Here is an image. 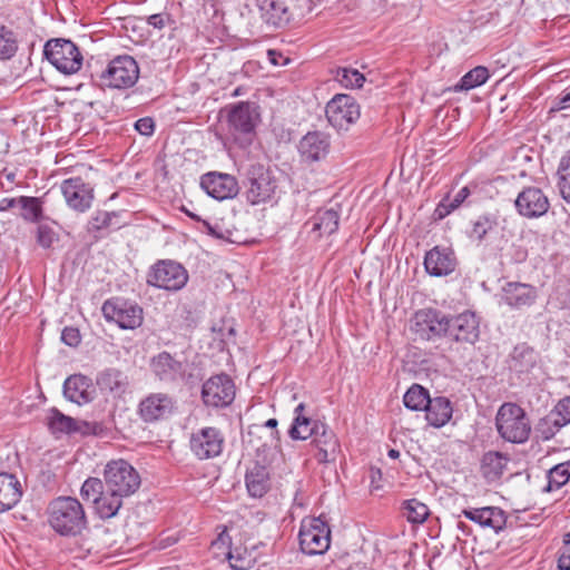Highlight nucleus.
<instances>
[{
    "instance_id": "obj_1",
    "label": "nucleus",
    "mask_w": 570,
    "mask_h": 570,
    "mask_svg": "<svg viewBox=\"0 0 570 570\" xmlns=\"http://www.w3.org/2000/svg\"><path fill=\"white\" fill-rule=\"evenodd\" d=\"M48 522L60 535L75 537L87 525L82 504L71 497H59L48 507Z\"/></svg>"
},
{
    "instance_id": "obj_2",
    "label": "nucleus",
    "mask_w": 570,
    "mask_h": 570,
    "mask_svg": "<svg viewBox=\"0 0 570 570\" xmlns=\"http://www.w3.org/2000/svg\"><path fill=\"white\" fill-rule=\"evenodd\" d=\"M138 471L126 460H109V519L122 505V498L134 494L140 487Z\"/></svg>"
},
{
    "instance_id": "obj_3",
    "label": "nucleus",
    "mask_w": 570,
    "mask_h": 570,
    "mask_svg": "<svg viewBox=\"0 0 570 570\" xmlns=\"http://www.w3.org/2000/svg\"><path fill=\"white\" fill-rule=\"evenodd\" d=\"M479 337L480 323L473 312L449 316L444 341L446 346L441 348V354L459 355L466 346H473Z\"/></svg>"
},
{
    "instance_id": "obj_4",
    "label": "nucleus",
    "mask_w": 570,
    "mask_h": 570,
    "mask_svg": "<svg viewBox=\"0 0 570 570\" xmlns=\"http://www.w3.org/2000/svg\"><path fill=\"white\" fill-rule=\"evenodd\" d=\"M499 435L507 442L522 444L529 440L531 422L525 411L515 403H503L495 415Z\"/></svg>"
},
{
    "instance_id": "obj_5",
    "label": "nucleus",
    "mask_w": 570,
    "mask_h": 570,
    "mask_svg": "<svg viewBox=\"0 0 570 570\" xmlns=\"http://www.w3.org/2000/svg\"><path fill=\"white\" fill-rule=\"evenodd\" d=\"M243 186L246 202L256 206L274 198L277 180L269 168L262 164H253L246 169Z\"/></svg>"
},
{
    "instance_id": "obj_6",
    "label": "nucleus",
    "mask_w": 570,
    "mask_h": 570,
    "mask_svg": "<svg viewBox=\"0 0 570 570\" xmlns=\"http://www.w3.org/2000/svg\"><path fill=\"white\" fill-rule=\"evenodd\" d=\"M146 282L149 286L177 292L188 282L186 268L171 259L156 262L148 271Z\"/></svg>"
},
{
    "instance_id": "obj_7",
    "label": "nucleus",
    "mask_w": 570,
    "mask_h": 570,
    "mask_svg": "<svg viewBox=\"0 0 570 570\" xmlns=\"http://www.w3.org/2000/svg\"><path fill=\"white\" fill-rule=\"evenodd\" d=\"M43 53L48 61L65 75L75 73L82 66L83 58L78 47L67 39L47 41Z\"/></svg>"
},
{
    "instance_id": "obj_8",
    "label": "nucleus",
    "mask_w": 570,
    "mask_h": 570,
    "mask_svg": "<svg viewBox=\"0 0 570 570\" xmlns=\"http://www.w3.org/2000/svg\"><path fill=\"white\" fill-rule=\"evenodd\" d=\"M227 109V127L235 140L245 137L247 142L250 141L248 136L253 135L259 121L261 114L256 104L249 101H240L226 107Z\"/></svg>"
},
{
    "instance_id": "obj_9",
    "label": "nucleus",
    "mask_w": 570,
    "mask_h": 570,
    "mask_svg": "<svg viewBox=\"0 0 570 570\" xmlns=\"http://www.w3.org/2000/svg\"><path fill=\"white\" fill-rule=\"evenodd\" d=\"M298 539L305 554H323L330 548L331 530L322 517L305 519L302 521Z\"/></svg>"
},
{
    "instance_id": "obj_10",
    "label": "nucleus",
    "mask_w": 570,
    "mask_h": 570,
    "mask_svg": "<svg viewBox=\"0 0 570 570\" xmlns=\"http://www.w3.org/2000/svg\"><path fill=\"white\" fill-rule=\"evenodd\" d=\"M449 316L435 308H423L413 315L411 331L422 341L445 340Z\"/></svg>"
},
{
    "instance_id": "obj_11",
    "label": "nucleus",
    "mask_w": 570,
    "mask_h": 570,
    "mask_svg": "<svg viewBox=\"0 0 570 570\" xmlns=\"http://www.w3.org/2000/svg\"><path fill=\"white\" fill-rule=\"evenodd\" d=\"M325 114L328 122L337 130H347L361 115L356 100L345 94L335 95L326 105Z\"/></svg>"
},
{
    "instance_id": "obj_12",
    "label": "nucleus",
    "mask_w": 570,
    "mask_h": 570,
    "mask_svg": "<svg viewBox=\"0 0 570 570\" xmlns=\"http://www.w3.org/2000/svg\"><path fill=\"white\" fill-rule=\"evenodd\" d=\"M225 438L217 428L206 426L194 432L189 440L193 454L198 460H210L219 456L223 452Z\"/></svg>"
},
{
    "instance_id": "obj_13",
    "label": "nucleus",
    "mask_w": 570,
    "mask_h": 570,
    "mask_svg": "<svg viewBox=\"0 0 570 570\" xmlns=\"http://www.w3.org/2000/svg\"><path fill=\"white\" fill-rule=\"evenodd\" d=\"M202 399L205 405L225 407L235 399V384L227 374H217L209 377L202 389Z\"/></svg>"
},
{
    "instance_id": "obj_14",
    "label": "nucleus",
    "mask_w": 570,
    "mask_h": 570,
    "mask_svg": "<svg viewBox=\"0 0 570 570\" xmlns=\"http://www.w3.org/2000/svg\"><path fill=\"white\" fill-rule=\"evenodd\" d=\"M200 187L217 200L232 199L239 193V184L233 175L209 171L200 177Z\"/></svg>"
},
{
    "instance_id": "obj_15",
    "label": "nucleus",
    "mask_w": 570,
    "mask_h": 570,
    "mask_svg": "<svg viewBox=\"0 0 570 570\" xmlns=\"http://www.w3.org/2000/svg\"><path fill=\"white\" fill-rule=\"evenodd\" d=\"M138 77L139 67L131 56H118L109 61V88H130L137 82Z\"/></svg>"
},
{
    "instance_id": "obj_16",
    "label": "nucleus",
    "mask_w": 570,
    "mask_h": 570,
    "mask_svg": "<svg viewBox=\"0 0 570 570\" xmlns=\"http://www.w3.org/2000/svg\"><path fill=\"white\" fill-rule=\"evenodd\" d=\"M60 190L67 205L76 212L83 213L94 200V188L80 177L65 179Z\"/></svg>"
},
{
    "instance_id": "obj_17",
    "label": "nucleus",
    "mask_w": 570,
    "mask_h": 570,
    "mask_svg": "<svg viewBox=\"0 0 570 570\" xmlns=\"http://www.w3.org/2000/svg\"><path fill=\"white\" fill-rule=\"evenodd\" d=\"M517 212L525 218H539L546 215L550 208L548 196L538 187H525L518 195L515 202Z\"/></svg>"
},
{
    "instance_id": "obj_18",
    "label": "nucleus",
    "mask_w": 570,
    "mask_h": 570,
    "mask_svg": "<svg viewBox=\"0 0 570 570\" xmlns=\"http://www.w3.org/2000/svg\"><path fill=\"white\" fill-rule=\"evenodd\" d=\"M175 409V400L167 393H151L139 403L142 421L151 423L168 417Z\"/></svg>"
},
{
    "instance_id": "obj_19",
    "label": "nucleus",
    "mask_w": 570,
    "mask_h": 570,
    "mask_svg": "<svg viewBox=\"0 0 570 570\" xmlns=\"http://www.w3.org/2000/svg\"><path fill=\"white\" fill-rule=\"evenodd\" d=\"M538 298L537 288L527 283L508 282L501 289V303L512 309L532 306Z\"/></svg>"
},
{
    "instance_id": "obj_20",
    "label": "nucleus",
    "mask_w": 570,
    "mask_h": 570,
    "mask_svg": "<svg viewBox=\"0 0 570 570\" xmlns=\"http://www.w3.org/2000/svg\"><path fill=\"white\" fill-rule=\"evenodd\" d=\"M331 147L330 136L322 131H308L298 144V153L304 163L312 164L324 159Z\"/></svg>"
},
{
    "instance_id": "obj_21",
    "label": "nucleus",
    "mask_w": 570,
    "mask_h": 570,
    "mask_svg": "<svg viewBox=\"0 0 570 570\" xmlns=\"http://www.w3.org/2000/svg\"><path fill=\"white\" fill-rule=\"evenodd\" d=\"M455 266L456 257L451 248L435 246L425 254L424 267L431 276H446L454 272Z\"/></svg>"
},
{
    "instance_id": "obj_22",
    "label": "nucleus",
    "mask_w": 570,
    "mask_h": 570,
    "mask_svg": "<svg viewBox=\"0 0 570 570\" xmlns=\"http://www.w3.org/2000/svg\"><path fill=\"white\" fill-rule=\"evenodd\" d=\"M111 314H109V321H114L119 328L122 330H135L139 327L144 320L142 308L134 302L128 301H116L111 303Z\"/></svg>"
},
{
    "instance_id": "obj_23",
    "label": "nucleus",
    "mask_w": 570,
    "mask_h": 570,
    "mask_svg": "<svg viewBox=\"0 0 570 570\" xmlns=\"http://www.w3.org/2000/svg\"><path fill=\"white\" fill-rule=\"evenodd\" d=\"M150 370L159 381L167 383L176 382L185 374L183 362L166 351L151 357Z\"/></svg>"
},
{
    "instance_id": "obj_24",
    "label": "nucleus",
    "mask_w": 570,
    "mask_h": 570,
    "mask_svg": "<svg viewBox=\"0 0 570 570\" xmlns=\"http://www.w3.org/2000/svg\"><path fill=\"white\" fill-rule=\"evenodd\" d=\"M461 513L481 528L491 529L495 533L503 530L507 524V513L499 507L468 508Z\"/></svg>"
},
{
    "instance_id": "obj_25",
    "label": "nucleus",
    "mask_w": 570,
    "mask_h": 570,
    "mask_svg": "<svg viewBox=\"0 0 570 570\" xmlns=\"http://www.w3.org/2000/svg\"><path fill=\"white\" fill-rule=\"evenodd\" d=\"M315 432L313 443L317 448L316 459L321 463L334 461L340 451V442L333 432L324 422L314 425Z\"/></svg>"
},
{
    "instance_id": "obj_26",
    "label": "nucleus",
    "mask_w": 570,
    "mask_h": 570,
    "mask_svg": "<svg viewBox=\"0 0 570 570\" xmlns=\"http://www.w3.org/2000/svg\"><path fill=\"white\" fill-rule=\"evenodd\" d=\"M540 360L539 353L527 343L514 346L508 358L509 368L518 374L529 373Z\"/></svg>"
},
{
    "instance_id": "obj_27",
    "label": "nucleus",
    "mask_w": 570,
    "mask_h": 570,
    "mask_svg": "<svg viewBox=\"0 0 570 570\" xmlns=\"http://www.w3.org/2000/svg\"><path fill=\"white\" fill-rule=\"evenodd\" d=\"M259 11L264 23L274 29L285 27L292 17L287 4L282 0H262Z\"/></svg>"
},
{
    "instance_id": "obj_28",
    "label": "nucleus",
    "mask_w": 570,
    "mask_h": 570,
    "mask_svg": "<svg viewBox=\"0 0 570 570\" xmlns=\"http://www.w3.org/2000/svg\"><path fill=\"white\" fill-rule=\"evenodd\" d=\"M94 387L90 380L83 375H71L63 384V394L69 401L82 405L94 399Z\"/></svg>"
},
{
    "instance_id": "obj_29",
    "label": "nucleus",
    "mask_w": 570,
    "mask_h": 570,
    "mask_svg": "<svg viewBox=\"0 0 570 570\" xmlns=\"http://www.w3.org/2000/svg\"><path fill=\"white\" fill-rule=\"evenodd\" d=\"M104 483L98 478H89L81 488V497L92 504L96 513L105 520L107 518V497L104 494Z\"/></svg>"
},
{
    "instance_id": "obj_30",
    "label": "nucleus",
    "mask_w": 570,
    "mask_h": 570,
    "mask_svg": "<svg viewBox=\"0 0 570 570\" xmlns=\"http://www.w3.org/2000/svg\"><path fill=\"white\" fill-rule=\"evenodd\" d=\"M22 490L18 479L10 473H0V513L12 509L21 499Z\"/></svg>"
},
{
    "instance_id": "obj_31",
    "label": "nucleus",
    "mask_w": 570,
    "mask_h": 570,
    "mask_svg": "<svg viewBox=\"0 0 570 570\" xmlns=\"http://www.w3.org/2000/svg\"><path fill=\"white\" fill-rule=\"evenodd\" d=\"M509 458L498 451H489L482 455L480 472L488 482L498 481L504 473Z\"/></svg>"
},
{
    "instance_id": "obj_32",
    "label": "nucleus",
    "mask_w": 570,
    "mask_h": 570,
    "mask_svg": "<svg viewBox=\"0 0 570 570\" xmlns=\"http://www.w3.org/2000/svg\"><path fill=\"white\" fill-rule=\"evenodd\" d=\"M425 419L430 425L441 428L452 417V404L445 396H436L429 400V405L424 407Z\"/></svg>"
},
{
    "instance_id": "obj_33",
    "label": "nucleus",
    "mask_w": 570,
    "mask_h": 570,
    "mask_svg": "<svg viewBox=\"0 0 570 570\" xmlns=\"http://www.w3.org/2000/svg\"><path fill=\"white\" fill-rule=\"evenodd\" d=\"M246 488L250 497L262 498L271 487L269 473L266 466L255 463L245 476Z\"/></svg>"
},
{
    "instance_id": "obj_34",
    "label": "nucleus",
    "mask_w": 570,
    "mask_h": 570,
    "mask_svg": "<svg viewBox=\"0 0 570 570\" xmlns=\"http://www.w3.org/2000/svg\"><path fill=\"white\" fill-rule=\"evenodd\" d=\"M312 230L318 232V236H330L338 229L340 214L333 208L320 209L312 218Z\"/></svg>"
},
{
    "instance_id": "obj_35",
    "label": "nucleus",
    "mask_w": 570,
    "mask_h": 570,
    "mask_svg": "<svg viewBox=\"0 0 570 570\" xmlns=\"http://www.w3.org/2000/svg\"><path fill=\"white\" fill-rule=\"evenodd\" d=\"M498 227L499 217L497 214H481L472 222L470 237L476 239L478 242H482L491 234L495 233Z\"/></svg>"
},
{
    "instance_id": "obj_36",
    "label": "nucleus",
    "mask_w": 570,
    "mask_h": 570,
    "mask_svg": "<svg viewBox=\"0 0 570 570\" xmlns=\"http://www.w3.org/2000/svg\"><path fill=\"white\" fill-rule=\"evenodd\" d=\"M47 425L52 434H70L77 432L79 426L71 416L65 415L57 409H51L47 417Z\"/></svg>"
},
{
    "instance_id": "obj_37",
    "label": "nucleus",
    "mask_w": 570,
    "mask_h": 570,
    "mask_svg": "<svg viewBox=\"0 0 570 570\" xmlns=\"http://www.w3.org/2000/svg\"><path fill=\"white\" fill-rule=\"evenodd\" d=\"M471 195V189L469 186L462 187L453 197L446 195L436 206L435 216L439 219H443L448 215H450L453 210L459 208Z\"/></svg>"
},
{
    "instance_id": "obj_38",
    "label": "nucleus",
    "mask_w": 570,
    "mask_h": 570,
    "mask_svg": "<svg viewBox=\"0 0 570 570\" xmlns=\"http://www.w3.org/2000/svg\"><path fill=\"white\" fill-rule=\"evenodd\" d=\"M20 216L28 223H38L42 218V202L38 197L20 196L18 197Z\"/></svg>"
},
{
    "instance_id": "obj_39",
    "label": "nucleus",
    "mask_w": 570,
    "mask_h": 570,
    "mask_svg": "<svg viewBox=\"0 0 570 570\" xmlns=\"http://www.w3.org/2000/svg\"><path fill=\"white\" fill-rule=\"evenodd\" d=\"M430 514L426 504L417 499H409L402 503V515L413 524L423 523Z\"/></svg>"
},
{
    "instance_id": "obj_40",
    "label": "nucleus",
    "mask_w": 570,
    "mask_h": 570,
    "mask_svg": "<svg viewBox=\"0 0 570 570\" xmlns=\"http://www.w3.org/2000/svg\"><path fill=\"white\" fill-rule=\"evenodd\" d=\"M316 423H322L318 420H312L305 415L295 416L293 423L288 430V435L292 440H307L313 438Z\"/></svg>"
},
{
    "instance_id": "obj_41",
    "label": "nucleus",
    "mask_w": 570,
    "mask_h": 570,
    "mask_svg": "<svg viewBox=\"0 0 570 570\" xmlns=\"http://www.w3.org/2000/svg\"><path fill=\"white\" fill-rule=\"evenodd\" d=\"M547 479L548 484L544 488L546 492L559 490L567 484L570 479V460L551 468L548 471Z\"/></svg>"
},
{
    "instance_id": "obj_42",
    "label": "nucleus",
    "mask_w": 570,
    "mask_h": 570,
    "mask_svg": "<svg viewBox=\"0 0 570 570\" xmlns=\"http://www.w3.org/2000/svg\"><path fill=\"white\" fill-rule=\"evenodd\" d=\"M430 395L426 389L419 384H413L404 394L403 403L412 411H422L429 405Z\"/></svg>"
},
{
    "instance_id": "obj_43",
    "label": "nucleus",
    "mask_w": 570,
    "mask_h": 570,
    "mask_svg": "<svg viewBox=\"0 0 570 570\" xmlns=\"http://www.w3.org/2000/svg\"><path fill=\"white\" fill-rule=\"evenodd\" d=\"M137 32V19L135 17H116L109 21V36L126 37L132 39Z\"/></svg>"
},
{
    "instance_id": "obj_44",
    "label": "nucleus",
    "mask_w": 570,
    "mask_h": 570,
    "mask_svg": "<svg viewBox=\"0 0 570 570\" xmlns=\"http://www.w3.org/2000/svg\"><path fill=\"white\" fill-rule=\"evenodd\" d=\"M18 50V39L12 29L0 24V60L11 59Z\"/></svg>"
},
{
    "instance_id": "obj_45",
    "label": "nucleus",
    "mask_w": 570,
    "mask_h": 570,
    "mask_svg": "<svg viewBox=\"0 0 570 570\" xmlns=\"http://www.w3.org/2000/svg\"><path fill=\"white\" fill-rule=\"evenodd\" d=\"M563 426H566L559 417L550 412L544 417L540 419L535 432L543 441L551 440Z\"/></svg>"
},
{
    "instance_id": "obj_46",
    "label": "nucleus",
    "mask_w": 570,
    "mask_h": 570,
    "mask_svg": "<svg viewBox=\"0 0 570 570\" xmlns=\"http://www.w3.org/2000/svg\"><path fill=\"white\" fill-rule=\"evenodd\" d=\"M334 78L345 88H361L365 77L357 69L338 67L334 71Z\"/></svg>"
},
{
    "instance_id": "obj_47",
    "label": "nucleus",
    "mask_w": 570,
    "mask_h": 570,
    "mask_svg": "<svg viewBox=\"0 0 570 570\" xmlns=\"http://www.w3.org/2000/svg\"><path fill=\"white\" fill-rule=\"evenodd\" d=\"M489 76V70L485 67L478 66L461 78L459 87L463 90L473 89L485 83Z\"/></svg>"
},
{
    "instance_id": "obj_48",
    "label": "nucleus",
    "mask_w": 570,
    "mask_h": 570,
    "mask_svg": "<svg viewBox=\"0 0 570 570\" xmlns=\"http://www.w3.org/2000/svg\"><path fill=\"white\" fill-rule=\"evenodd\" d=\"M87 233L94 239L98 240L107 235V210H97L89 219Z\"/></svg>"
},
{
    "instance_id": "obj_49",
    "label": "nucleus",
    "mask_w": 570,
    "mask_h": 570,
    "mask_svg": "<svg viewBox=\"0 0 570 570\" xmlns=\"http://www.w3.org/2000/svg\"><path fill=\"white\" fill-rule=\"evenodd\" d=\"M278 421L276 419H268L263 425H254L249 430V434H258L269 429V439L264 442L263 446L266 448H279L281 434L277 430Z\"/></svg>"
},
{
    "instance_id": "obj_50",
    "label": "nucleus",
    "mask_w": 570,
    "mask_h": 570,
    "mask_svg": "<svg viewBox=\"0 0 570 570\" xmlns=\"http://www.w3.org/2000/svg\"><path fill=\"white\" fill-rule=\"evenodd\" d=\"M229 564L235 570H248L254 564V559L246 551L240 552L237 549L227 554Z\"/></svg>"
},
{
    "instance_id": "obj_51",
    "label": "nucleus",
    "mask_w": 570,
    "mask_h": 570,
    "mask_svg": "<svg viewBox=\"0 0 570 570\" xmlns=\"http://www.w3.org/2000/svg\"><path fill=\"white\" fill-rule=\"evenodd\" d=\"M128 377L119 372H109V392H115L117 395H122L128 389Z\"/></svg>"
},
{
    "instance_id": "obj_52",
    "label": "nucleus",
    "mask_w": 570,
    "mask_h": 570,
    "mask_svg": "<svg viewBox=\"0 0 570 570\" xmlns=\"http://www.w3.org/2000/svg\"><path fill=\"white\" fill-rule=\"evenodd\" d=\"M36 238L42 248H50L55 240H57V234L49 225L40 224L37 227Z\"/></svg>"
},
{
    "instance_id": "obj_53",
    "label": "nucleus",
    "mask_w": 570,
    "mask_h": 570,
    "mask_svg": "<svg viewBox=\"0 0 570 570\" xmlns=\"http://www.w3.org/2000/svg\"><path fill=\"white\" fill-rule=\"evenodd\" d=\"M564 424L570 423V396L560 400L551 411Z\"/></svg>"
},
{
    "instance_id": "obj_54",
    "label": "nucleus",
    "mask_w": 570,
    "mask_h": 570,
    "mask_svg": "<svg viewBox=\"0 0 570 570\" xmlns=\"http://www.w3.org/2000/svg\"><path fill=\"white\" fill-rule=\"evenodd\" d=\"M61 341L71 347H76L81 342L80 332L76 327L67 326L62 330Z\"/></svg>"
},
{
    "instance_id": "obj_55",
    "label": "nucleus",
    "mask_w": 570,
    "mask_h": 570,
    "mask_svg": "<svg viewBox=\"0 0 570 570\" xmlns=\"http://www.w3.org/2000/svg\"><path fill=\"white\" fill-rule=\"evenodd\" d=\"M134 127L140 135L146 137H150L155 132V121L151 117H144L138 119Z\"/></svg>"
},
{
    "instance_id": "obj_56",
    "label": "nucleus",
    "mask_w": 570,
    "mask_h": 570,
    "mask_svg": "<svg viewBox=\"0 0 570 570\" xmlns=\"http://www.w3.org/2000/svg\"><path fill=\"white\" fill-rule=\"evenodd\" d=\"M169 21L168 13H155L146 18V22L149 26H153L155 29L161 30L165 28L166 23Z\"/></svg>"
},
{
    "instance_id": "obj_57",
    "label": "nucleus",
    "mask_w": 570,
    "mask_h": 570,
    "mask_svg": "<svg viewBox=\"0 0 570 570\" xmlns=\"http://www.w3.org/2000/svg\"><path fill=\"white\" fill-rule=\"evenodd\" d=\"M202 232L207 233L214 238L222 239L224 238V234L218 226V224H212L209 220L203 219L202 220Z\"/></svg>"
},
{
    "instance_id": "obj_58",
    "label": "nucleus",
    "mask_w": 570,
    "mask_h": 570,
    "mask_svg": "<svg viewBox=\"0 0 570 570\" xmlns=\"http://www.w3.org/2000/svg\"><path fill=\"white\" fill-rule=\"evenodd\" d=\"M559 177L568 176L570 178V149L562 156L559 168Z\"/></svg>"
},
{
    "instance_id": "obj_59",
    "label": "nucleus",
    "mask_w": 570,
    "mask_h": 570,
    "mask_svg": "<svg viewBox=\"0 0 570 570\" xmlns=\"http://www.w3.org/2000/svg\"><path fill=\"white\" fill-rule=\"evenodd\" d=\"M558 186L562 198L570 204V178L568 176L559 177Z\"/></svg>"
},
{
    "instance_id": "obj_60",
    "label": "nucleus",
    "mask_w": 570,
    "mask_h": 570,
    "mask_svg": "<svg viewBox=\"0 0 570 570\" xmlns=\"http://www.w3.org/2000/svg\"><path fill=\"white\" fill-rule=\"evenodd\" d=\"M14 207H19L18 198L4 197L0 199V212H7Z\"/></svg>"
},
{
    "instance_id": "obj_61",
    "label": "nucleus",
    "mask_w": 570,
    "mask_h": 570,
    "mask_svg": "<svg viewBox=\"0 0 570 570\" xmlns=\"http://www.w3.org/2000/svg\"><path fill=\"white\" fill-rule=\"evenodd\" d=\"M559 570H570V556L562 554L558 559Z\"/></svg>"
},
{
    "instance_id": "obj_62",
    "label": "nucleus",
    "mask_w": 570,
    "mask_h": 570,
    "mask_svg": "<svg viewBox=\"0 0 570 570\" xmlns=\"http://www.w3.org/2000/svg\"><path fill=\"white\" fill-rule=\"evenodd\" d=\"M558 108L559 109H568V108H570V90L568 92L563 94L559 98Z\"/></svg>"
},
{
    "instance_id": "obj_63",
    "label": "nucleus",
    "mask_w": 570,
    "mask_h": 570,
    "mask_svg": "<svg viewBox=\"0 0 570 570\" xmlns=\"http://www.w3.org/2000/svg\"><path fill=\"white\" fill-rule=\"evenodd\" d=\"M183 212H184L188 217H190L191 219H194V220H196V222H198V223H202L203 218H202L199 215H197V214H195V213H193V212H189V210H188V209H186L185 207H183Z\"/></svg>"
},
{
    "instance_id": "obj_64",
    "label": "nucleus",
    "mask_w": 570,
    "mask_h": 570,
    "mask_svg": "<svg viewBox=\"0 0 570 570\" xmlns=\"http://www.w3.org/2000/svg\"><path fill=\"white\" fill-rule=\"evenodd\" d=\"M387 455H389V458H391L393 460L399 459L400 451L395 450V449H390L389 452H387Z\"/></svg>"
}]
</instances>
